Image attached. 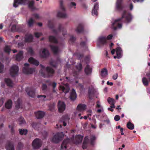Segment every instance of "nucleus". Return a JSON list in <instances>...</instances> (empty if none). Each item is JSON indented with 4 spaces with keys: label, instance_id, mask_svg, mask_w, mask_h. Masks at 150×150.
I'll list each match as a JSON object with an SVG mask.
<instances>
[{
    "label": "nucleus",
    "instance_id": "f257e3e1",
    "mask_svg": "<svg viewBox=\"0 0 150 150\" xmlns=\"http://www.w3.org/2000/svg\"><path fill=\"white\" fill-rule=\"evenodd\" d=\"M122 16L121 18L115 20L114 22L112 23V28L114 30H116L117 28H122L121 21L123 18H125V21L126 23H129L131 21L132 18L131 14L128 12H127L125 10L123 11Z\"/></svg>",
    "mask_w": 150,
    "mask_h": 150
},
{
    "label": "nucleus",
    "instance_id": "f03ea898",
    "mask_svg": "<svg viewBox=\"0 0 150 150\" xmlns=\"http://www.w3.org/2000/svg\"><path fill=\"white\" fill-rule=\"evenodd\" d=\"M47 74L45 75L42 70H40V72L42 76L44 77H49L52 76L54 73V70L50 67H47L46 68Z\"/></svg>",
    "mask_w": 150,
    "mask_h": 150
},
{
    "label": "nucleus",
    "instance_id": "7ed1b4c3",
    "mask_svg": "<svg viewBox=\"0 0 150 150\" xmlns=\"http://www.w3.org/2000/svg\"><path fill=\"white\" fill-rule=\"evenodd\" d=\"M29 64L28 63H25L24 67L23 68L22 71L23 73L26 74H33L35 71L34 68L29 67Z\"/></svg>",
    "mask_w": 150,
    "mask_h": 150
},
{
    "label": "nucleus",
    "instance_id": "20e7f679",
    "mask_svg": "<svg viewBox=\"0 0 150 150\" xmlns=\"http://www.w3.org/2000/svg\"><path fill=\"white\" fill-rule=\"evenodd\" d=\"M64 136L62 132H58L54 136L52 139V142L55 143H58L62 140Z\"/></svg>",
    "mask_w": 150,
    "mask_h": 150
},
{
    "label": "nucleus",
    "instance_id": "39448f33",
    "mask_svg": "<svg viewBox=\"0 0 150 150\" xmlns=\"http://www.w3.org/2000/svg\"><path fill=\"white\" fill-rule=\"evenodd\" d=\"M48 27L52 29L53 33L56 35H57L58 33L61 32L62 30V26L61 24H59L57 30L54 28V25L52 22L51 21H48Z\"/></svg>",
    "mask_w": 150,
    "mask_h": 150
},
{
    "label": "nucleus",
    "instance_id": "423d86ee",
    "mask_svg": "<svg viewBox=\"0 0 150 150\" xmlns=\"http://www.w3.org/2000/svg\"><path fill=\"white\" fill-rule=\"evenodd\" d=\"M18 67L14 65L10 67L9 70L10 74L12 77H14L18 75Z\"/></svg>",
    "mask_w": 150,
    "mask_h": 150
},
{
    "label": "nucleus",
    "instance_id": "0eeeda50",
    "mask_svg": "<svg viewBox=\"0 0 150 150\" xmlns=\"http://www.w3.org/2000/svg\"><path fill=\"white\" fill-rule=\"evenodd\" d=\"M60 7L62 12L59 11L57 14V16L60 18H65L67 17V15L65 12V9L63 5V2L60 1Z\"/></svg>",
    "mask_w": 150,
    "mask_h": 150
},
{
    "label": "nucleus",
    "instance_id": "6e6552de",
    "mask_svg": "<svg viewBox=\"0 0 150 150\" xmlns=\"http://www.w3.org/2000/svg\"><path fill=\"white\" fill-rule=\"evenodd\" d=\"M32 146L34 149H39L42 146L41 140L38 138L35 139L33 142Z\"/></svg>",
    "mask_w": 150,
    "mask_h": 150
},
{
    "label": "nucleus",
    "instance_id": "1a4fd4ad",
    "mask_svg": "<svg viewBox=\"0 0 150 150\" xmlns=\"http://www.w3.org/2000/svg\"><path fill=\"white\" fill-rule=\"evenodd\" d=\"M123 0H117L115 4L116 10L119 12L122 11L124 8L123 4Z\"/></svg>",
    "mask_w": 150,
    "mask_h": 150
},
{
    "label": "nucleus",
    "instance_id": "9d476101",
    "mask_svg": "<svg viewBox=\"0 0 150 150\" xmlns=\"http://www.w3.org/2000/svg\"><path fill=\"white\" fill-rule=\"evenodd\" d=\"M28 2V0H14L13 6L18 7L19 5H25Z\"/></svg>",
    "mask_w": 150,
    "mask_h": 150
},
{
    "label": "nucleus",
    "instance_id": "9b49d317",
    "mask_svg": "<svg viewBox=\"0 0 150 150\" xmlns=\"http://www.w3.org/2000/svg\"><path fill=\"white\" fill-rule=\"evenodd\" d=\"M66 105L64 102L59 100L58 103V111L60 112H63L65 109Z\"/></svg>",
    "mask_w": 150,
    "mask_h": 150
},
{
    "label": "nucleus",
    "instance_id": "f8f14e48",
    "mask_svg": "<svg viewBox=\"0 0 150 150\" xmlns=\"http://www.w3.org/2000/svg\"><path fill=\"white\" fill-rule=\"evenodd\" d=\"M25 91L28 96L30 97L34 98L35 96V92L33 88L27 87L25 89Z\"/></svg>",
    "mask_w": 150,
    "mask_h": 150
},
{
    "label": "nucleus",
    "instance_id": "ddd939ff",
    "mask_svg": "<svg viewBox=\"0 0 150 150\" xmlns=\"http://www.w3.org/2000/svg\"><path fill=\"white\" fill-rule=\"evenodd\" d=\"M5 149L6 150H15L14 144L10 141H7L5 145Z\"/></svg>",
    "mask_w": 150,
    "mask_h": 150
},
{
    "label": "nucleus",
    "instance_id": "4468645a",
    "mask_svg": "<svg viewBox=\"0 0 150 150\" xmlns=\"http://www.w3.org/2000/svg\"><path fill=\"white\" fill-rule=\"evenodd\" d=\"M116 52L117 56H114V58L115 59L117 58L118 59L121 58L122 56V51L121 48L118 47L116 48Z\"/></svg>",
    "mask_w": 150,
    "mask_h": 150
},
{
    "label": "nucleus",
    "instance_id": "2eb2a0df",
    "mask_svg": "<svg viewBox=\"0 0 150 150\" xmlns=\"http://www.w3.org/2000/svg\"><path fill=\"white\" fill-rule=\"evenodd\" d=\"M40 54L41 57L43 58H46L48 57L49 55V53L48 51L46 48H43L42 52L40 51Z\"/></svg>",
    "mask_w": 150,
    "mask_h": 150
},
{
    "label": "nucleus",
    "instance_id": "dca6fc26",
    "mask_svg": "<svg viewBox=\"0 0 150 150\" xmlns=\"http://www.w3.org/2000/svg\"><path fill=\"white\" fill-rule=\"evenodd\" d=\"M95 93V91L93 88H89L88 89V97L91 100L93 99V97L94 96Z\"/></svg>",
    "mask_w": 150,
    "mask_h": 150
},
{
    "label": "nucleus",
    "instance_id": "f3484780",
    "mask_svg": "<svg viewBox=\"0 0 150 150\" xmlns=\"http://www.w3.org/2000/svg\"><path fill=\"white\" fill-rule=\"evenodd\" d=\"M33 39V36L31 34H26L25 38V42H32Z\"/></svg>",
    "mask_w": 150,
    "mask_h": 150
},
{
    "label": "nucleus",
    "instance_id": "a211bd4d",
    "mask_svg": "<svg viewBox=\"0 0 150 150\" xmlns=\"http://www.w3.org/2000/svg\"><path fill=\"white\" fill-rule=\"evenodd\" d=\"M60 90L62 91L63 92L65 93H68L69 90V87L67 84H66L64 86H60Z\"/></svg>",
    "mask_w": 150,
    "mask_h": 150
},
{
    "label": "nucleus",
    "instance_id": "6ab92c4d",
    "mask_svg": "<svg viewBox=\"0 0 150 150\" xmlns=\"http://www.w3.org/2000/svg\"><path fill=\"white\" fill-rule=\"evenodd\" d=\"M98 8V3H96L94 6L93 8L92 9V15L94 16L95 15L97 16L98 15V13L97 10Z\"/></svg>",
    "mask_w": 150,
    "mask_h": 150
},
{
    "label": "nucleus",
    "instance_id": "aec40b11",
    "mask_svg": "<svg viewBox=\"0 0 150 150\" xmlns=\"http://www.w3.org/2000/svg\"><path fill=\"white\" fill-rule=\"evenodd\" d=\"M84 30L83 26L82 24L80 23L76 28L75 30L78 33H80L83 32Z\"/></svg>",
    "mask_w": 150,
    "mask_h": 150
},
{
    "label": "nucleus",
    "instance_id": "412c9836",
    "mask_svg": "<svg viewBox=\"0 0 150 150\" xmlns=\"http://www.w3.org/2000/svg\"><path fill=\"white\" fill-rule=\"evenodd\" d=\"M98 41L100 44L105 45L107 43L106 37H100L98 38Z\"/></svg>",
    "mask_w": 150,
    "mask_h": 150
},
{
    "label": "nucleus",
    "instance_id": "4be33fe9",
    "mask_svg": "<svg viewBox=\"0 0 150 150\" xmlns=\"http://www.w3.org/2000/svg\"><path fill=\"white\" fill-rule=\"evenodd\" d=\"M49 46L53 53L55 54H57L59 52V47L57 46L52 45H50Z\"/></svg>",
    "mask_w": 150,
    "mask_h": 150
},
{
    "label": "nucleus",
    "instance_id": "5701e85b",
    "mask_svg": "<svg viewBox=\"0 0 150 150\" xmlns=\"http://www.w3.org/2000/svg\"><path fill=\"white\" fill-rule=\"evenodd\" d=\"M76 97L77 96L76 91L74 89H72L69 96L71 100L74 101L75 100Z\"/></svg>",
    "mask_w": 150,
    "mask_h": 150
},
{
    "label": "nucleus",
    "instance_id": "b1692460",
    "mask_svg": "<svg viewBox=\"0 0 150 150\" xmlns=\"http://www.w3.org/2000/svg\"><path fill=\"white\" fill-rule=\"evenodd\" d=\"M23 51H20L16 56V60L18 61H20L23 58Z\"/></svg>",
    "mask_w": 150,
    "mask_h": 150
},
{
    "label": "nucleus",
    "instance_id": "393cba45",
    "mask_svg": "<svg viewBox=\"0 0 150 150\" xmlns=\"http://www.w3.org/2000/svg\"><path fill=\"white\" fill-rule=\"evenodd\" d=\"M28 61L30 63L35 65L36 66H38L39 65V62L36 60L33 57H30L29 58Z\"/></svg>",
    "mask_w": 150,
    "mask_h": 150
},
{
    "label": "nucleus",
    "instance_id": "a878e982",
    "mask_svg": "<svg viewBox=\"0 0 150 150\" xmlns=\"http://www.w3.org/2000/svg\"><path fill=\"white\" fill-rule=\"evenodd\" d=\"M70 142V139H64L63 142L61 145V149H63L64 148H67V144Z\"/></svg>",
    "mask_w": 150,
    "mask_h": 150
},
{
    "label": "nucleus",
    "instance_id": "bb28decb",
    "mask_svg": "<svg viewBox=\"0 0 150 150\" xmlns=\"http://www.w3.org/2000/svg\"><path fill=\"white\" fill-rule=\"evenodd\" d=\"M84 71L87 75H89L91 74V73L92 69L90 67V66L88 64L85 68Z\"/></svg>",
    "mask_w": 150,
    "mask_h": 150
},
{
    "label": "nucleus",
    "instance_id": "cd10ccee",
    "mask_svg": "<svg viewBox=\"0 0 150 150\" xmlns=\"http://www.w3.org/2000/svg\"><path fill=\"white\" fill-rule=\"evenodd\" d=\"M86 107V105L85 104H80L78 105L76 110L79 111H83L85 110Z\"/></svg>",
    "mask_w": 150,
    "mask_h": 150
},
{
    "label": "nucleus",
    "instance_id": "c85d7f7f",
    "mask_svg": "<svg viewBox=\"0 0 150 150\" xmlns=\"http://www.w3.org/2000/svg\"><path fill=\"white\" fill-rule=\"evenodd\" d=\"M35 115L37 118L41 119L44 116L45 113L43 112L38 111L35 113Z\"/></svg>",
    "mask_w": 150,
    "mask_h": 150
},
{
    "label": "nucleus",
    "instance_id": "c756f323",
    "mask_svg": "<svg viewBox=\"0 0 150 150\" xmlns=\"http://www.w3.org/2000/svg\"><path fill=\"white\" fill-rule=\"evenodd\" d=\"M69 120L68 116L67 115H66L62 116L61 121L63 122V125L64 126H65L67 125V123L66 122L67 121Z\"/></svg>",
    "mask_w": 150,
    "mask_h": 150
},
{
    "label": "nucleus",
    "instance_id": "7c9ffc66",
    "mask_svg": "<svg viewBox=\"0 0 150 150\" xmlns=\"http://www.w3.org/2000/svg\"><path fill=\"white\" fill-rule=\"evenodd\" d=\"M96 139V137L94 135H91V136L89 139L90 144L91 145L93 146H94L95 144V141Z\"/></svg>",
    "mask_w": 150,
    "mask_h": 150
},
{
    "label": "nucleus",
    "instance_id": "2f4dec72",
    "mask_svg": "<svg viewBox=\"0 0 150 150\" xmlns=\"http://www.w3.org/2000/svg\"><path fill=\"white\" fill-rule=\"evenodd\" d=\"M34 1H30L28 4V8L32 11H33L36 9V8L34 6Z\"/></svg>",
    "mask_w": 150,
    "mask_h": 150
},
{
    "label": "nucleus",
    "instance_id": "473e14b6",
    "mask_svg": "<svg viewBox=\"0 0 150 150\" xmlns=\"http://www.w3.org/2000/svg\"><path fill=\"white\" fill-rule=\"evenodd\" d=\"M49 41L54 43L57 44L58 42V41L55 37L50 35L49 37Z\"/></svg>",
    "mask_w": 150,
    "mask_h": 150
},
{
    "label": "nucleus",
    "instance_id": "72a5a7b5",
    "mask_svg": "<svg viewBox=\"0 0 150 150\" xmlns=\"http://www.w3.org/2000/svg\"><path fill=\"white\" fill-rule=\"evenodd\" d=\"M100 75L103 78H105L108 75V71L105 68H103L101 70L100 74Z\"/></svg>",
    "mask_w": 150,
    "mask_h": 150
},
{
    "label": "nucleus",
    "instance_id": "f704fd0d",
    "mask_svg": "<svg viewBox=\"0 0 150 150\" xmlns=\"http://www.w3.org/2000/svg\"><path fill=\"white\" fill-rule=\"evenodd\" d=\"M12 102L11 100H8L5 103V107L7 109H10L11 108Z\"/></svg>",
    "mask_w": 150,
    "mask_h": 150
},
{
    "label": "nucleus",
    "instance_id": "c9c22d12",
    "mask_svg": "<svg viewBox=\"0 0 150 150\" xmlns=\"http://www.w3.org/2000/svg\"><path fill=\"white\" fill-rule=\"evenodd\" d=\"M4 81L7 84L8 86L12 87L13 86V82L9 78H5L4 79Z\"/></svg>",
    "mask_w": 150,
    "mask_h": 150
},
{
    "label": "nucleus",
    "instance_id": "e433bc0d",
    "mask_svg": "<svg viewBox=\"0 0 150 150\" xmlns=\"http://www.w3.org/2000/svg\"><path fill=\"white\" fill-rule=\"evenodd\" d=\"M40 122H33L32 124L33 127L36 130H38L40 126Z\"/></svg>",
    "mask_w": 150,
    "mask_h": 150
},
{
    "label": "nucleus",
    "instance_id": "4c0bfd02",
    "mask_svg": "<svg viewBox=\"0 0 150 150\" xmlns=\"http://www.w3.org/2000/svg\"><path fill=\"white\" fill-rule=\"evenodd\" d=\"M83 139V136L81 135H77L75 138L76 142L78 143H81Z\"/></svg>",
    "mask_w": 150,
    "mask_h": 150
},
{
    "label": "nucleus",
    "instance_id": "58836bf2",
    "mask_svg": "<svg viewBox=\"0 0 150 150\" xmlns=\"http://www.w3.org/2000/svg\"><path fill=\"white\" fill-rule=\"evenodd\" d=\"M46 82V83H49V85L52 86L53 88V92H55V91L54 89L56 86L57 83L55 82H53L52 83H51L49 80H47Z\"/></svg>",
    "mask_w": 150,
    "mask_h": 150
},
{
    "label": "nucleus",
    "instance_id": "ea45409f",
    "mask_svg": "<svg viewBox=\"0 0 150 150\" xmlns=\"http://www.w3.org/2000/svg\"><path fill=\"white\" fill-rule=\"evenodd\" d=\"M149 80L146 77H143L142 79V82L144 85L145 86H147L149 85Z\"/></svg>",
    "mask_w": 150,
    "mask_h": 150
},
{
    "label": "nucleus",
    "instance_id": "a19ab883",
    "mask_svg": "<svg viewBox=\"0 0 150 150\" xmlns=\"http://www.w3.org/2000/svg\"><path fill=\"white\" fill-rule=\"evenodd\" d=\"M20 134L21 135H26L27 133L28 130L27 129H19Z\"/></svg>",
    "mask_w": 150,
    "mask_h": 150
},
{
    "label": "nucleus",
    "instance_id": "79ce46f5",
    "mask_svg": "<svg viewBox=\"0 0 150 150\" xmlns=\"http://www.w3.org/2000/svg\"><path fill=\"white\" fill-rule=\"evenodd\" d=\"M11 48L10 46L6 45L4 48V51L5 52L9 54L11 50Z\"/></svg>",
    "mask_w": 150,
    "mask_h": 150
},
{
    "label": "nucleus",
    "instance_id": "37998d69",
    "mask_svg": "<svg viewBox=\"0 0 150 150\" xmlns=\"http://www.w3.org/2000/svg\"><path fill=\"white\" fill-rule=\"evenodd\" d=\"M127 127L130 129L132 130L134 128V125L130 122H127Z\"/></svg>",
    "mask_w": 150,
    "mask_h": 150
},
{
    "label": "nucleus",
    "instance_id": "c03bdc74",
    "mask_svg": "<svg viewBox=\"0 0 150 150\" xmlns=\"http://www.w3.org/2000/svg\"><path fill=\"white\" fill-rule=\"evenodd\" d=\"M21 100L20 98H18L16 103V108L19 109L20 108Z\"/></svg>",
    "mask_w": 150,
    "mask_h": 150
},
{
    "label": "nucleus",
    "instance_id": "a18cd8bd",
    "mask_svg": "<svg viewBox=\"0 0 150 150\" xmlns=\"http://www.w3.org/2000/svg\"><path fill=\"white\" fill-rule=\"evenodd\" d=\"M34 21L32 18H31L30 19L28 22V25L29 27H31L33 26L34 23Z\"/></svg>",
    "mask_w": 150,
    "mask_h": 150
},
{
    "label": "nucleus",
    "instance_id": "49530a36",
    "mask_svg": "<svg viewBox=\"0 0 150 150\" xmlns=\"http://www.w3.org/2000/svg\"><path fill=\"white\" fill-rule=\"evenodd\" d=\"M107 101H108V102L110 104H111L113 103H115V101L114 99H113L112 98H111L110 97H109L108 98Z\"/></svg>",
    "mask_w": 150,
    "mask_h": 150
},
{
    "label": "nucleus",
    "instance_id": "de8ad7c7",
    "mask_svg": "<svg viewBox=\"0 0 150 150\" xmlns=\"http://www.w3.org/2000/svg\"><path fill=\"white\" fill-rule=\"evenodd\" d=\"M28 52L31 55H33L34 53L33 50L31 47H29L28 49Z\"/></svg>",
    "mask_w": 150,
    "mask_h": 150
},
{
    "label": "nucleus",
    "instance_id": "09e8293b",
    "mask_svg": "<svg viewBox=\"0 0 150 150\" xmlns=\"http://www.w3.org/2000/svg\"><path fill=\"white\" fill-rule=\"evenodd\" d=\"M76 68L79 71H81L82 69V65L81 64V63L78 64L76 66Z\"/></svg>",
    "mask_w": 150,
    "mask_h": 150
},
{
    "label": "nucleus",
    "instance_id": "8fccbe9b",
    "mask_svg": "<svg viewBox=\"0 0 150 150\" xmlns=\"http://www.w3.org/2000/svg\"><path fill=\"white\" fill-rule=\"evenodd\" d=\"M19 124L20 125L24 124L25 122V121L23 118L22 117H20L19 120Z\"/></svg>",
    "mask_w": 150,
    "mask_h": 150
},
{
    "label": "nucleus",
    "instance_id": "3c124183",
    "mask_svg": "<svg viewBox=\"0 0 150 150\" xmlns=\"http://www.w3.org/2000/svg\"><path fill=\"white\" fill-rule=\"evenodd\" d=\"M76 38L75 37L73 36H72L70 37V39L69 40V42H71V43H74L76 40Z\"/></svg>",
    "mask_w": 150,
    "mask_h": 150
},
{
    "label": "nucleus",
    "instance_id": "603ef678",
    "mask_svg": "<svg viewBox=\"0 0 150 150\" xmlns=\"http://www.w3.org/2000/svg\"><path fill=\"white\" fill-rule=\"evenodd\" d=\"M4 67V65L0 62V73H2L3 72Z\"/></svg>",
    "mask_w": 150,
    "mask_h": 150
},
{
    "label": "nucleus",
    "instance_id": "864d4df0",
    "mask_svg": "<svg viewBox=\"0 0 150 150\" xmlns=\"http://www.w3.org/2000/svg\"><path fill=\"white\" fill-rule=\"evenodd\" d=\"M23 146V143L21 142H19L18 143L17 147L19 149H20L22 148Z\"/></svg>",
    "mask_w": 150,
    "mask_h": 150
},
{
    "label": "nucleus",
    "instance_id": "5fc2aeb1",
    "mask_svg": "<svg viewBox=\"0 0 150 150\" xmlns=\"http://www.w3.org/2000/svg\"><path fill=\"white\" fill-rule=\"evenodd\" d=\"M89 139L88 136H86L85 137L83 143L88 144Z\"/></svg>",
    "mask_w": 150,
    "mask_h": 150
},
{
    "label": "nucleus",
    "instance_id": "6e6d98bb",
    "mask_svg": "<svg viewBox=\"0 0 150 150\" xmlns=\"http://www.w3.org/2000/svg\"><path fill=\"white\" fill-rule=\"evenodd\" d=\"M34 35L35 37L37 38H39L40 36L42 35V34L41 33H35Z\"/></svg>",
    "mask_w": 150,
    "mask_h": 150
},
{
    "label": "nucleus",
    "instance_id": "4d7b16f0",
    "mask_svg": "<svg viewBox=\"0 0 150 150\" xmlns=\"http://www.w3.org/2000/svg\"><path fill=\"white\" fill-rule=\"evenodd\" d=\"M16 27L15 25H13L11 28V30L12 32H15L16 30Z\"/></svg>",
    "mask_w": 150,
    "mask_h": 150
},
{
    "label": "nucleus",
    "instance_id": "13d9d810",
    "mask_svg": "<svg viewBox=\"0 0 150 150\" xmlns=\"http://www.w3.org/2000/svg\"><path fill=\"white\" fill-rule=\"evenodd\" d=\"M47 88V86L45 84L43 83L42 85V88L43 91L45 90Z\"/></svg>",
    "mask_w": 150,
    "mask_h": 150
},
{
    "label": "nucleus",
    "instance_id": "bf43d9fd",
    "mask_svg": "<svg viewBox=\"0 0 150 150\" xmlns=\"http://www.w3.org/2000/svg\"><path fill=\"white\" fill-rule=\"evenodd\" d=\"M114 119L115 121H117L120 120V117L118 115H116L115 116Z\"/></svg>",
    "mask_w": 150,
    "mask_h": 150
},
{
    "label": "nucleus",
    "instance_id": "052dcab7",
    "mask_svg": "<svg viewBox=\"0 0 150 150\" xmlns=\"http://www.w3.org/2000/svg\"><path fill=\"white\" fill-rule=\"evenodd\" d=\"M86 41H81L80 43V46L82 47H84L86 45Z\"/></svg>",
    "mask_w": 150,
    "mask_h": 150
},
{
    "label": "nucleus",
    "instance_id": "680f3d73",
    "mask_svg": "<svg viewBox=\"0 0 150 150\" xmlns=\"http://www.w3.org/2000/svg\"><path fill=\"white\" fill-rule=\"evenodd\" d=\"M33 16L37 19H39L40 18L39 14L37 13H34Z\"/></svg>",
    "mask_w": 150,
    "mask_h": 150
},
{
    "label": "nucleus",
    "instance_id": "e2e57ef3",
    "mask_svg": "<svg viewBox=\"0 0 150 150\" xmlns=\"http://www.w3.org/2000/svg\"><path fill=\"white\" fill-rule=\"evenodd\" d=\"M87 144L86 143H83L82 147L83 149H86L87 147Z\"/></svg>",
    "mask_w": 150,
    "mask_h": 150
},
{
    "label": "nucleus",
    "instance_id": "0e129e2a",
    "mask_svg": "<svg viewBox=\"0 0 150 150\" xmlns=\"http://www.w3.org/2000/svg\"><path fill=\"white\" fill-rule=\"evenodd\" d=\"M4 103V99L3 98L0 99V107Z\"/></svg>",
    "mask_w": 150,
    "mask_h": 150
},
{
    "label": "nucleus",
    "instance_id": "69168bd1",
    "mask_svg": "<svg viewBox=\"0 0 150 150\" xmlns=\"http://www.w3.org/2000/svg\"><path fill=\"white\" fill-rule=\"evenodd\" d=\"M118 77V74H115L113 75L112 76V79L114 80H116L117 79Z\"/></svg>",
    "mask_w": 150,
    "mask_h": 150
},
{
    "label": "nucleus",
    "instance_id": "338daca9",
    "mask_svg": "<svg viewBox=\"0 0 150 150\" xmlns=\"http://www.w3.org/2000/svg\"><path fill=\"white\" fill-rule=\"evenodd\" d=\"M112 35L111 34H110L108 35L106 38V40H111L112 39Z\"/></svg>",
    "mask_w": 150,
    "mask_h": 150
},
{
    "label": "nucleus",
    "instance_id": "774afa93",
    "mask_svg": "<svg viewBox=\"0 0 150 150\" xmlns=\"http://www.w3.org/2000/svg\"><path fill=\"white\" fill-rule=\"evenodd\" d=\"M146 75L147 77V79L149 80V81L150 82V73L146 74Z\"/></svg>",
    "mask_w": 150,
    "mask_h": 150
}]
</instances>
